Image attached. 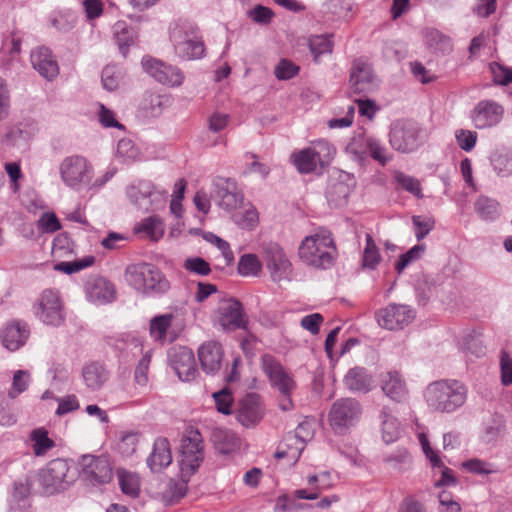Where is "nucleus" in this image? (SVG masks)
Instances as JSON below:
<instances>
[{
    "instance_id": "nucleus-1",
    "label": "nucleus",
    "mask_w": 512,
    "mask_h": 512,
    "mask_svg": "<svg viewBox=\"0 0 512 512\" xmlns=\"http://www.w3.org/2000/svg\"><path fill=\"white\" fill-rule=\"evenodd\" d=\"M298 257L308 267L318 270L331 268L337 257L332 233L326 228H319L307 235L298 247Z\"/></svg>"
},
{
    "instance_id": "nucleus-2",
    "label": "nucleus",
    "mask_w": 512,
    "mask_h": 512,
    "mask_svg": "<svg viewBox=\"0 0 512 512\" xmlns=\"http://www.w3.org/2000/svg\"><path fill=\"white\" fill-rule=\"evenodd\" d=\"M467 386L455 379H442L430 383L424 398L429 408L440 413H453L467 401Z\"/></svg>"
},
{
    "instance_id": "nucleus-3",
    "label": "nucleus",
    "mask_w": 512,
    "mask_h": 512,
    "mask_svg": "<svg viewBox=\"0 0 512 512\" xmlns=\"http://www.w3.org/2000/svg\"><path fill=\"white\" fill-rule=\"evenodd\" d=\"M126 283L145 295L164 293L169 282L159 269L148 263L129 265L124 273Z\"/></svg>"
},
{
    "instance_id": "nucleus-4",
    "label": "nucleus",
    "mask_w": 512,
    "mask_h": 512,
    "mask_svg": "<svg viewBox=\"0 0 512 512\" xmlns=\"http://www.w3.org/2000/svg\"><path fill=\"white\" fill-rule=\"evenodd\" d=\"M170 40L175 54L181 60H196L204 56V43L198 35V29L192 24L176 23L170 30Z\"/></svg>"
},
{
    "instance_id": "nucleus-5",
    "label": "nucleus",
    "mask_w": 512,
    "mask_h": 512,
    "mask_svg": "<svg viewBox=\"0 0 512 512\" xmlns=\"http://www.w3.org/2000/svg\"><path fill=\"white\" fill-rule=\"evenodd\" d=\"M363 407L359 400L344 397L334 401L328 412V424L332 431L344 435L361 420Z\"/></svg>"
},
{
    "instance_id": "nucleus-6",
    "label": "nucleus",
    "mask_w": 512,
    "mask_h": 512,
    "mask_svg": "<svg viewBox=\"0 0 512 512\" xmlns=\"http://www.w3.org/2000/svg\"><path fill=\"white\" fill-rule=\"evenodd\" d=\"M262 369L268 377L271 386L276 389L281 396L279 400L280 409L283 411L292 410L294 404L291 395L297 387L293 376L270 355H264L262 357Z\"/></svg>"
},
{
    "instance_id": "nucleus-7",
    "label": "nucleus",
    "mask_w": 512,
    "mask_h": 512,
    "mask_svg": "<svg viewBox=\"0 0 512 512\" xmlns=\"http://www.w3.org/2000/svg\"><path fill=\"white\" fill-rule=\"evenodd\" d=\"M71 468V464L65 459L57 458L48 462L38 474L43 491L54 495L66 490L76 479Z\"/></svg>"
},
{
    "instance_id": "nucleus-8",
    "label": "nucleus",
    "mask_w": 512,
    "mask_h": 512,
    "mask_svg": "<svg viewBox=\"0 0 512 512\" xmlns=\"http://www.w3.org/2000/svg\"><path fill=\"white\" fill-rule=\"evenodd\" d=\"M32 311L34 316L47 326L60 327L66 320L61 294L55 289L43 290L34 302Z\"/></svg>"
},
{
    "instance_id": "nucleus-9",
    "label": "nucleus",
    "mask_w": 512,
    "mask_h": 512,
    "mask_svg": "<svg viewBox=\"0 0 512 512\" xmlns=\"http://www.w3.org/2000/svg\"><path fill=\"white\" fill-rule=\"evenodd\" d=\"M261 255L270 279L275 283L291 281L293 264L281 245L269 242L262 246Z\"/></svg>"
},
{
    "instance_id": "nucleus-10",
    "label": "nucleus",
    "mask_w": 512,
    "mask_h": 512,
    "mask_svg": "<svg viewBox=\"0 0 512 512\" xmlns=\"http://www.w3.org/2000/svg\"><path fill=\"white\" fill-rule=\"evenodd\" d=\"M213 321L223 331H236L246 329L249 320L239 300L224 298L214 312Z\"/></svg>"
},
{
    "instance_id": "nucleus-11",
    "label": "nucleus",
    "mask_w": 512,
    "mask_h": 512,
    "mask_svg": "<svg viewBox=\"0 0 512 512\" xmlns=\"http://www.w3.org/2000/svg\"><path fill=\"white\" fill-rule=\"evenodd\" d=\"M211 199L219 208L233 212L243 204L244 194L234 179L216 176L212 179Z\"/></svg>"
},
{
    "instance_id": "nucleus-12",
    "label": "nucleus",
    "mask_w": 512,
    "mask_h": 512,
    "mask_svg": "<svg viewBox=\"0 0 512 512\" xmlns=\"http://www.w3.org/2000/svg\"><path fill=\"white\" fill-rule=\"evenodd\" d=\"M126 194L130 202L143 212L163 209L166 204V193L157 190L150 181H139L128 186Z\"/></svg>"
},
{
    "instance_id": "nucleus-13",
    "label": "nucleus",
    "mask_w": 512,
    "mask_h": 512,
    "mask_svg": "<svg viewBox=\"0 0 512 512\" xmlns=\"http://www.w3.org/2000/svg\"><path fill=\"white\" fill-rule=\"evenodd\" d=\"M79 465L80 476L89 486H102L112 480L113 469L106 456L83 455Z\"/></svg>"
},
{
    "instance_id": "nucleus-14",
    "label": "nucleus",
    "mask_w": 512,
    "mask_h": 512,
    "mask_svg": "<svg viewBox=\"0 0 512 512\" xmlns=\"http://www.w3.org/2000/svg\"><path fill=\"white\" fill-rule=\"evenodd\" d=\"M415 316L416 312L412 307L396 303H391L376 313L379 326L387 330L403 329L412 323Z\"/></svg>"
},
{
    "instance_id": "nucleus-15",
    "label": "nucleus",
    "mask_w": 512,
    "mask_h": 512,
    "mask_svg": "<svg viewBox=\"0 0 512 512\" xmlns=\"http://www.w3.org/2000/svg\"><path fill=\"white\" fill-rule=\"evenodd\" d=\"M181 470L192 474L203 460L202 437L197 430L189 431L181 440Z\"/></svg>"
},
{
    "instance_id": "nucleus-16",
    "label": "nucleus",
    "mask_w": 512,
    "mask_h": 512,
    "mask_svg": "<svg viewBox=\"0 0 512 512\" xmlns=\"http://www.w3.org/2000/svg\"><path fill=\"white\" fill-rule=\"evenodd\" d=\"M143 69L156 81L169 87H179L185 79L183 71L174 65L154 58L142 59Z\"/></svg>"
},
{
    "instance_id": "nucleus-17",
    "label": "nucleus",
    "mask_w": 512,
    "mask_h": 512,
    "mask_svg": "<svg viewBox=\"0 0 512 512\" xmlns=\"http://www.w3.org/2000/svg\"><path fill=\"white\" fill-rule=\"evenodd\" d=\"M122 342L124 346L117 345L118 349L131 351L134 355H142L135 368L134 379L138 385L145 386L148 383V370L153 354V349L148 348L145 350L143 340L140 337L133 335H126L122 339Z\"/></svg>"
},
{
    "instance_id": "nucleus-18",
    "label": "nucleus",
    "mask_w": 512,
    "mask_h": 512,
    "mask_svg": "<svg viewBox=\"0 0 512 512\" xmlns=\"http://www.w3.org/2000/svg\"><path fill=\"white\" fill-rule=\"evenodd\" d=\"M169 363L181 381L195 379L198 371L193 351L185 346H174L168 353Z\"/></svg>"
},
{
    "instance_id": "nucleus-19",
    "label": "nucleus",
    "mask_w": 512,
    "mask_h": 512,
    "mask_svg": "<svg viewBox=\"0 0 512 512\" xmlns=\"http://www.w3.org/2000/svg\"><path fill=\"white\" fill-rule=\"evenodd\" d=\"M503 115L502 105L494 100H481L471 111L470 119L475 128L487 129L499 124Z\"/></svg>"
},
{
    "instance_id": "nucleus-20",
    "label": "nucleus",
    "mask_w": 512,
    "mask_h": 512,
    "mask_svg": "<svg viewBox=\"0 0 512 512\" xmlns=\"http://www.w3.org/2000/svg\"><path fill=\"white\" fill-rule=\"evenodd\" d=\"M335 174L329 180L326 198L334 207H341L347 203L356 182L354 177L345 171L338 170Z\"/></svg>"
},
{
    "instance_id": "nucleus-21",
    "label": "nucleus",
    "mask_w": 512,
    "mask_h": 512,
    "mask_svg": "<svg viewBox=\"0 0 512 512\" xmlns=\"http://www.w3.org/2000/svg\"><path fill=\"white\" fill-rule=\"evenodd\" d=\"M349 154L358 158V160H365L371 157L373 160H388L385 155V148L380 142L364 133L354 136L346 147Z\"/></svg>"
},
{
    "instance_id": "nucleus-22",
    "label": "nucleus",
    "mask_w": 512,
    "mask_h": 512,
    "mask_svg": "<svg viewBox=\"0 0 512 512\" xmlns=\"http://www.w3.org/2000/svg\"><path fill=\"white\" fill-rule=\"evenodd\" d=\"M86 299L95 305H105L116 299V288L108 279L93 275L84 284Z\"/></svg>"
},
{
    "instance_id": "nucleus-23",
    "label": "nucleus",
    "mask_w": 512,
    "mask_h": 512,
    "mask_svg": "<svg viewBox=\"0 0 512 512\" xmlns=\"http://www.w3.org/2000/svg\"><path fill=\"white\" fill-rule=\"evenodd\" d=\"M38 132L37 123L34 120L26 119L9 128L2 139L4 150L17 148L24 150L28 141Z\"/></svg>"
},
{
    "instance_id": "nucleus-24",
    "label": "nucleus",
    "mask_w": 512,
    "mask_h": 512,
    "mask_svg": "<svg viewBox=\"0 0 512 512\" xmlns=\"http://www.w3.org/2000/svg\"><path fill=\"white\" fill-rule=\"evenodd\" d=\"M263 415V404L258 394L248 393L239 401L236 418L243 426L252 427L256 425Z\"/></svg>"
},
{
    "instance_id": "nucleus-25",
    "label": "nucleus",
    "mask_w": 512,
    "mask_h": 512,
    "mask_svg": "<svg viewBox=\"0 0 512 512\" xmlns=\"http://www.w3.org/2000/svg\"><path fill=\"white\" fill-rule=\"evenodd\" d=\"M303 429L304 425H298L294 433L286 435L275 452L277 459H287L289 466L297 463L305 448V437L301 435Z\"/></svg>"
},
{
    "instance_id": "nucleus-26",
    "label": "nucleus",
    "mask_w": 512,
    "mask_h": 512,
    "mask_svg": "<svg viewBox=\"0 0 512 512\" xmlns=\"http://www.w3.org/2000/svg\"><path fill=\"white\" fill-rule=\"evenodd\" d=\"M223 356L222 345L214 340L206 341L198 348L201 368L207 375L214 376L221 370Z\"/></svg>"
},
{
    "instance_id": "nucleus-27",
    "label": "nucleus",
    "mask_w": 512,
    "mask_h": 512,
    "mask_svg": "<svg viewBox=\"0 0 512 512\" xmlns=\"http://www.w3.org/2000/svg\"><path fill=\"white\" fill-rule=\"evenodd\" d=\"M30 61L33 68L45 79L52 81L59 74V66L52 51L39 46L31 51Z\"/></svg>"
},
{
    "instance_id": "nucleus-28",
    "label": "nucleus",
    "mask_w": 512,
    "mask_h": 512,
    "mask_svg": "<svg viewBox=\"0 0 512 512\" xmlns=\"http://www.w3.org/2000/svg\"><path fill=\"white\" fill-rule=\"evenodd\" d=\"M30 335L26 322L13 320L7 323L0 333L2 345L9 351H17L25 345Z\"/></svg>"
},
{
    "instance_id": "nucleus-29",
    "label": "nucleus",
    "mask_w": 512,
    "mask_h": 512,
    "mask_svg": "<svg viewBox=\"0 0 512 512\" xmlns=\"http://www.w3.org/2000/svg\"><path fill=\"white\" fill-rule=\"evenodd\" d=\"M390 144L400 152L414 151L419 145L417 128L413 125H394L390 131Z\"/></svg>"
},
{
    "instance_id": "nucleus-30",
    "label": "nucleus",
    "mask_w": 512,
    "mask_h": 512,
    "mask_svg": "<svg viewBox=\"0 0 512 512\" xmlns=\"http://www.w3.org/2000/svg\"><path fill=\"white\" fill-rule=\"evenodd\" d=\"M351 89L355 94H367L375 89L371 66L362 60L353 63L350 75Z\"/></svg>"
},
{
    "instance_id": "nucleus-31",
    "label": "nucleus",
    "mask_w": 512,
    "mask_h": 512,
    "mask_svg": "<svg viewBox=\"0 0 512 512\" xmlns=\"http://www.w3.org/2000/svg\"><path fill=\"white\" fill-rule=\"evenodd\" d=\"M309 489L300 488L295 490V496L303 500H316L323 491L332 488L335 481L329 471H321L318 474L307 476Z\"/></svg>"
},
{
    "instance_id": "nucleus-32",
    "label": "nucleus",
    "mask_w": 512,
    "mask_h": 512,
    "mask_svg": "<svg viewBox=\"0 0 512 512\" xmlns=\"http://www.w3.org/2000/svg\"><path fill=\"white\" fill-rule=\"evenodd\" d=\"M336 155L335 147L326 140H317L306 148L294 151L290 160H332Z\"/></svg>"
},
{
    "instance_id": "nucleus-33",
    "label": "nucleus",
    "mask_w": 512,
    "mask_h": 512,
    "mask_svg": "<svg viewBox=\"0 0 512 512\" xmlns=\"http://www.w3.org/2000/svg\"><path fill=\"white\" fill-rule=\"evenodd\" d=\"M343 383L351 392L366 394L372 390L374 379L366 368L355 366L345 374Z\"/></svg>"
},
{
    "instance_id": "nucleus-34",
    "label": "nucleus",
    "mask_w": 512,
    "mask_h": 512,
    "mask_svg": "<svg viewBox=\"0 0 512 512\" xmlns=\"http://www.w3.org/2000/svg\"><path fill=\"white\" fill-rule=\"evenodd\" d=\"M172 462L170 443L167 438L158 437L153 444V450L147 458V465L153 472L162 471Z\"/></svg>"
},
{
    "instance_id": "nucleus-35",
    "label": "nucleus",
    "mask_w": 512,
    "mask_h": 512,
    "mask_svg": "<svg viewBox=\"0 0 512 512\" xmlns=\"http://www.w3.org/2000/svg\"><path fill=\"white\" fill-rule=\"evenodd\" d=\"M381 389L390 399L401 402L406 399L408 390L402 376L397 371H388L381 375Z\"/></svg>"
},
{
    "instance_id": "nucleus-36",
    "label": "nucleus",
    "mask_w": 512,
    "mask_h": 512,
    "mask_svg": "<svg viewBox=\"0 0 512 512\" xmlns=\"http://www.w3.org/2000/svg\"><path fill=\"white\" fill-rule=\"evenodd\" d=\"M379 427L382 440L386 444H390L398 440L401 434V425L393 411L383 406L379 412Z\"/></svg>"
},
{
    "instance_id": "nucleus-37",
    "label": "nucleus",
    "mask_w": 512,
    "mask_h": 512,
    "mask_svg": "<svg viewBox=\"0 0 512 512\" xmlns=\"http://www.w3.org/2000/svg\"><path fill=\"white\" fill-rule=\"evenodd\" d=\"M61 176L66 185L70 187H77L79 184L89 181L86 162H63Z\"/></svg>"
},
{
    "instance_id": "nucleus-38",
    "label": "nucleus",
    "mask_w": 512,
    "mask_h": 512,
    "mask_svg": "<svg viewBox=\"0 0 512 512\" xmlns=\"http://www.w3.org/2000/svg\"><path fill=\"white\" fill-rule=\"evenodd\" d=\"M165 226L161 218L152 215L142 219L134 226V233L141 237L149 238L152 241H158L163 237Z\"/></svg>"
},
{
    "instance_id": "nucleus-39",
    "label": "nucleus",
    "mask_w": 512,
    "mask_h": 512,
    "mask_svg": "<svg viewBox=\"0 0 512 512\" xmlns=\"http://www.w3.org/2000/svg\"><path fill=\"white\" fill-rule=\"evenodd\" d=\"M212 440L216 448L223 454L232 453L240 446L239 437L226 428H215L212 432Z\"/></svg>"
},
{
    "instance_id": "nucleus-40",
    "label": "nucleus",
    "mask_w": 512,
    "mask_h": 512,
    "mask_svg": "<svg viewBox=\"0 0 512 512\" xmlns=\"http://www.w3.org/2000/svg\"><path fill=\"white\" fill-rule=\"evenodd\" d=\"M84 383L91 391L99 390L108 379V372L98 363H90L83 368Z\"/></svg>"
},
{
    "instance_id": "nucleus-41",
    "label": "nucleus",
    "mask_w": 512,
    "mask_h": 512,
    "mask_svg": "<svg viewBox=\"0 0 512 512\" xmlns=\"http://www.w3.org/2000/svg\"><path fill=\"white\" fill-rule=\"evenodd\" d=\"M474 209L478 217L484 221H494L500 215V204L498 201L484 195L476 199Z\"/></svg>"
},
{
    "instance_id": "nucleus-42",
    "label": "nucleus",
    "mask_w": 512,
    "mask_h": 512,
    "mask_svg": "<svg viewBox=\"0 0 512 512\" xmlns=\"http://www.w3.org/2000/svg\"><path fill=\"white\" fill-rule=\"evenodd\" d=\"M31 448L35 456H44L55 446V442L49 438L44 428L34 429L29 436Z\"/></svg>"
},
{
    "instance_id": "nucleus-43",
    "label": "nucleus",
    "mask_w": 512,
    "mask_h": 512,
    "mask_svg": "<svg viewBox=\"0 0 512 512\" xmlns=\"http://www.w3.org/2000/svg\"><path fill=\"white\" fill-rule=\"evenodd\" d=\"M174 316L171 313L161 314L150 320L149 333L157 342L163 343L166 340L167 331L172 324Z\"/></svg>"
},
{
    "instance_id": "nucleus-44",
    "label": "nucleus",
    "mask_w": 512,
    "mask_h": 512,
    "mask_svg": "<svg viewBox=\"0 0 512 512\" xmlns=\"http://www.w3.org/2000/svg\"><path fill=\"white\" fill-rule=\"evenodd\" d=\"M461 468L467 473L478 476H489L499 471L494 463L476 457L463 461Z\"/></svg>"
},
{
    "instance_id": "nucleus-45",
    "label": "nucleus",
    "mask_w": 512,
    "mask_h": 512,
    "mask_svg": "<svg viewBox=\"0 0 512 512\" xmlns=\"http://www.w3.org/2000/svg\"><path fill=\"white\" fill-rule=\"evenodd\" d=\"M117 476L121 491L130 497H137L140 492L139 477L132 472L124 469L117 470Z\"/></svg>"
},
{
    "instance_id": "nucleus-46",
    "label": "nucleus",
    "mask_w": 512,
    "mask_h": 512,
    "mask_svg": "<svg viewBox=\"0 0 512 512\" xmlns=\"http://www.w3.org/2000/svg\"><path fill=\"white\" fill-rule=\"evenodd\" d=\"M366 243L362 255V267L374 270L381 261L379 249L370 234H366Z\"/></svg>"
},
{
    "instance_id": "nucleus-47",
    "label": "nucleus",
    "mask_w": 512,
    "mask_h": 512,
    "mask_svg": "<svg viewBox=\"0 0 512 512\" xmlns=\"http://www.w3.org/2000/svg\"><path fill=\"white\" fill-rule=\"evenodd\" d=\"M425 42L430 48L442 53H449L453 48L451 39L436 29L425 31Z\"/></svg>"
},
{
    "instance_id": "nucleus-48",
    "label": "nucleus",
    "mask_w": 512,
    "mask_h": 512,
    "mask_svg": "<svg viewBox=\"0 0 512 512\" xmlns=\"http://www.w3.org/2000/svg\"><path fill=\"white\" fill-rule=\"evenodd\" d=\"M458 345L459 349L467 355L470 354L479 358L485 354V347L474 332L465 333Z\"/></svg>"
},
{
    "instance_id": "nucleus-49",
    "label": "nucleus",
    "mask_w": 512,
    "mask_h": 512,
    "mask_svg": "<svg viewBox=\"0 0 512 512\" xmlns=\"http://www.w3.org/2000/svg\"><path fill=\"white\" fill-rule=\"evenodd\" d=\"M262 270V263L255 254H244L238 262V273L241 276H258Z\"/></svg>"
},
{
    "instance_id": "nucleus-50",
    "label": "nucleus",
    "mask_w": 512,
    "mask_h": 512,
    "mask_svg": "<svg viewBox=\"0 0 512 512\" xmlns=\"http://www.w3.org/2000/svg\"><path fill=\"white\" fill-rule=\"evenodd\" d=\"M233 222L242 229L252 230L259 222V214L257 209L249 205L243 211L233 214Z\"/></svg>"
},
{
    "instance_id": "nucleus-51",
    "label": "nucleus",
    "mask_w": 512,
    "mask_h": 512,
    "mask_svg": "<svg viewBox=\"0 0 512 512\" xmlns=\"http://www.w3.org/2000/svg\"><path fill=\"white\" fill-rule=\"evenodd\" d=\"M331 37L332 35H315L310 37L309 48L316 62L321 55L332 52L333 43Z\"/></svg>"
},
{
    "instance_id": "nucleus-52",
    "label": "nucleus",
    "mask_w": 512,
    "mask_h": 512,
    "mask_svg": "<svg viewBox=\"0 0 512 512\" xmlns=\"http://www.w3.org/2000/svg\"><path fill=\"white\" fill-rule=\"evenodd\" d=\"M203 238L221 252L225 265L228 266L234 262V254L230 248V244L226 240L212 232H205Z\"/></svg>"
},
{
    "instance_id": "nucleus-53",
    "label": "nucleus",
    "mask_w": 512,
    "mask_h": 512,
    "mask_svg": "<svg viewBox=\"0 0 512 512\" xmlns=\"http://www.w3.org/2000/svg\"><path fill=\"white\" fill-rule=\"evenodd\" d=\"M426 246L424 244H417L410 248L406 253L400 255L395 263V269L400 274L412 262L420 259L424 254Z\"/></svg>"
},
{
    "instance_id": "nucleus-54",
    "label": "nucleus",
    "mask_w": 512,
    "mask_h": 512,
    "mask_svg": "<svg viewBox=\"0 0 512 512\" xmlns=\"http://www.w3.org/2000/svg\"><path fill=\"white\" fill-rule=\"evenodd\" d=\"M295 490L291 494L279 495L275 500L274 512H291L304 509L305 506L297 502Z\"/></svg>"
},
{
    "instance_id": "nucleus-55",
    "label": "nucleus",
    "mask_w": 512,
    "mask_h": 512,
    "mask_svg": "<svg viewBox=\"0 0 512 512\" xmlns=\"http://www.w3.org/2000/svg\"><path fill=\"white\" fill-rule=\"evenodd\" d=\"M394 179L403 190L417 198L423 197L420 182L417 179L399 171L395 172Z\"/></svg>"
},
{
    "instance_id": "nucleus-56",
    "label": "nucleus",
    "mask_w": 512,
    "mask_h": 512,
    "mask_svg": "<svg viewBox=\"0 0 512 512\" xmlns=\"http://www.w3.org/2000/svg\"><path fill=\"white\" fill-rule=\"evenodd\" d=\"M412 224L415 237L418 241L424 239L435 226L433 218L428 216L415 215L412 217Z\"/></svg>"
},
{
    "instance_id": "nucleus-57",
    "label": "nucleus",
    "mask_w": 512,
    "mask_h": 512,
    "mask_svg": "<svg viewBox=\"0 0 512 512\" xmlns=\"http://www.w3.org/2000/svg\"><path fill=\"white\" fill-rule=\"evenodd\" d=\"M94 261L95 258L93 256H86L82 259H77L72 262H60L55 265V269L65 274H73L92 266Z\"/></svg>"
},
{
    "instance_id": "nucleus-58",
    "label": "nucleus",
    "mask_w": 512,
    "mask_h": 512,
    "mask_svg": "<svg viewBox=\"0 0 512 512\" xmlns=\"http://www.w3.org/2000/svg\"><path fill=\"white\" fill-rule=\"evenodd\" d=\"M183 268L191 274L207 276L211 273L210 264L203 258L194 256L188 257L183 263Z\"/></svg>"
},
{
    "instance_id": "nucleus-59",
    "label": "nucleus",
    "mask_w": 512,
    "mask_h": 512,
    "mask_svg": "<svg viewBox=\"0 0 512 512\" xmlns=\"http://www.w3.org/2000/svg\"><path fill=\"white\" fill-rule=\"evenodd\" d=\"M30 374L25 370H17L13 375L11 388L8 391V396L12 399L23 393L29 386Z\"/></svg>"
},
{
    "instance_id": "nucleus-60",
    "label": "nucleus",
    "mask_w": 512,
    "mask_h": 512,
    "mask_svg": "<svg viewBox=\"0 0 512 512\" xmlns=\"http://www.w3.org/2000/svg\"><path fill=\"white\" fill-rule=\"evenodd\" d=\"M116 155L124 160H135L140 156V151L131 139L123 138L117 144Z\"/></svg>"
},
{
    "instance_id": "nucleus-61",
    "label": "nucleus",
    "mask_w": 512,
    "mask_h": 512,
    "mask_svg": "<svg viewBox=\"0 0 512 512\" xmlns=\"http://www.w3.org/2000/svg\"><path fill=\"white\" fill-rule=\"evenodd\" d=\"M299 66L288 59H281L275 66L274 74L278 80H289L299 72Z\"/></svg>"
},
{
    "instance_id": "nucleus-62",
    "label": "nucleus",
    "mask_w": 512,
    "mask_h": 512,
    "mask_svg": "<svg viewBox=\"0 0 512 512\" xmlns=\"http://www.w3.org/2000/svg\"><path fill=\"white\" fill-rule=\"evenodd\" d=\"M500 381L503 386L512 385V357L502 350L499 357Z\"/></svg>"
},
{
    "instance_id": "nucleus-63",
    "label": "nucleus",
    "mask_w": 512,
    "mask_h": 512,
    "mask_svg": "<svg viewBox=\"0 0 512 512\" xmlns=\"http://www.w3.org/2000/svg\"><path fill=\"white\" fill-rule=\"evenodd\" d=\"M115 39L121 54L126 56L129 47L133 44L132 31L123 25L117 24L115 27Z\"/></svg>"
},
{
    "instance_id": "nucleus-64",
    "label": "nucleus",
    "mask_w": 512,
    "mask_h": 512,
    "mask_svg": "<svg viewBox=\"0 0 512 512\" xmlns=\"http://www.w3.org/2000/svg\"><path fill=\"white\" fill-rule=\"evenodd\" d=\"M410 460L408 451L403 447L397 448L384 457V461L395 469H402L410 463Z\"/></svg>"
}]
</instances>
